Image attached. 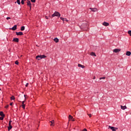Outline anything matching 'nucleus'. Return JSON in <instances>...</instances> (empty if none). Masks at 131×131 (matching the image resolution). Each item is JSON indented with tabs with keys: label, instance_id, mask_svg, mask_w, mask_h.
Wrapping results in <instances>:
<instances>
[{
	"label": "nucleus",
	"instance_id": "nucleus-20",
	"mask_svg": "<svg viewBox=\"0 0 131 131\" xmlns=\"http://www.w3.org/2000/svg\"><path fill=\"white\" fill-rule=\"evenodd\" d=\"M131 55V52L130 51H127L126 53V56H130Z\"/></svg>",
	"mask_w": 131,
	"mask_h": 131
},
{
	"label": "nucleus",
	"instance_id": "nucleus-18",
	"mask_svg": "<svg viewBox=\"0 0 131 131\" xmlns=\"http://www.w3.org/2000/svg\"><path fill=\"white\" fill-rule=\"evenodd\" d=\"M60 20H62V21H66L67 22H68V20H67V18H64L62 17H60Z\"/></svg>",
	"mask_w": 131,
	"mask_h": 131
},
{
	"label": "nucleus",
	"instance_id": "nucleus-7",
	"mask_svg": "<svg viewBox=\"0 0 131 131\" xmlns=\"http://www.w3.org/2000/svg\"><path fill=\"white\" fill-rule=\"evenodd\" d=\"M27 6H28V7H29V8H30V10H31V7H32V6H31V3L30 2V1H29V0H27Z\"/></svg>",
	"mask_w": 131,
	"mask_h": 131
},
{
	"label": "nucleus",
	"instance_id": "nucleus-43",
	"mask_svg": "<svg viewBox=\"0 0 131 131\" xmlns=\"http://www.w3.org/2000/svg\"><path fill=\"white\" fill-rule=\"evenodd\" d=\"M0 91H2V89L0 88Z\"/></svg>",
	"mask_w": 131,
	"mask_h": 131
},
{
	"label": "nucleus",
	"instance_id": "nucleus-41",
	"mask_svg": "<svg viewBox=\"0 0 131 131\" xmlns=\"http://www.w3.org/2000/svg\"><path fill=\"white\" fill-rule=\"evenodd\" d=\"M72 121H75V120L72 119Z\"/></svg>",
	"mask_w": 131,
	"mask_h": 131
},
{
	"label": "nucleus",
	"instance_id": "nucleus-1",
	"mask_svg": "<svg viewBox=\"0 0 131 131\" xmlns=\"http://www.w3.org/2000/svg\"><path fill=\"white\" fill-rule=\"evenodd\" d=\"M82 30L88 31L89 30V25H88V23H84L81 25L80 27Z\"/></svg>",
	"mask_w": 131,
	"mask_h": 131
},
{
	"label": "nucleus",
	"instance_id": "nucleus-33",
	"mask_svg": "<svg viewBox=\"0 0 131 131\" xmlns=\"http://www.w3.org/2000/svg\"><path fill=\"white\" fill-rule=\"evenodd\" d=\"M82 131H88V129H86V128H84Z\"/></svg>",
	"mask_w": 131,
	"mask_h": 131
},
{
	"label": "nucleus",
	"instance_id": "nucleus-38",
	"mask_svg": "<svg viewBox=\"0 0 131 131\" xmlns=\"http://www.w3.org/2000/svg\"><path fill=\"white\" fill-rule=\"evenodd\" d=\"M5 108H9V105H7L5 106Z\"/></svg>",
	"mask_w": 131,
	"mask_h": 131
},
{
	"label": "nucleus",
	"instance_id": "nucleus-17",
	"mask_svg": "<svg viewBox=\"0 0 131 131\" xmlns=\"http://www.w3.org/2000/svg\"><path fill=\"white\" fill-rule=\"evenodd\" d=\"M78 67H81V68H82V69H83V68H84V67H85L84 66H83V65H82V64H78Z\"/></svg>",
	"mask_w": 131,
	"mask_h": 131
},
{
	"label": "nucleus",
	"instance_id": "nucleus-27",
	"mask_svg": "<svg viewBox=\"0 0 131 131\" xmlns=\"http://www.w3.org/2000/svg\"><path fill=\"white\" fill-rule=\"evenodd\" d=\"M105 78H106V77H100V78H99V79H105Z\"/></svg>",
	"mask_w": 131,
	"mask_h": 131
},
{
	"label": "nucleus",
	"instance_id": "nucleus-22",
	"mask_svg": "<svg viewBox=\"0 0 131 131\" xmlns=\"http://www.w3.org/2000/svg\"><path fill=\"white\" fill-rule=\"evenodd\" d=\"M69 119H73V117H72V116L70 115L69 116Z\"/></svg>",
	"mask_w": 131,
	"mask_h": 131
},
{
	"label": "nucleus",
	"instance_id": "nucleus-8",
	"mask_svg": "<svg viewBox=\"0 0 131 131\" xmlns=\"http://www.w3.org/2000/svg\"><path fill=\"white\" fill-rule=\"evenodd\" d=\"M15 33H16V35H17V36L24 35L23 32H15Z\"/></svg>",
	"mask_w": 131,
	"mask_h": 131
},
{
	"label": "nucleus",
	"instance_id": "nucleus-34",
	"mask_svg": "<svg viewBox=\"0 0 131 131\" xmlns=\"http://www.w3.org/2000/svg\"><path fill=\"white\" fill-rule=\"evenodd\" d=\"M6 19H7V20H9V19H11V17H7L6 18Z\"/></svg>",
	"mask_w": 131,
	"mask_h": 131
},
{
	"label": "nucleus",
	"instance_id": "nucleus-14",
	"mask_svg": "<svg viewBox=\"0 0 131 131\" xmlns=\"http://www.w3.org/2000/svg\"><path fill=\"white\" fill-rule=\"evenodd\" d=\"M50 122L51 123V124H50L51 126H54V124L55 123V121L52 120V121H51Z\"/></svg>",
	"mask_w": 131,
	"mask_h": 131
},
{
	"label": "nucleus",
	"instance_id": "nucleus-3",
	"mask_svg": "<svg viewBox=\"0 0 131 131\" xmlns=\"http://www.w3.org/2000/svg\"><path fill=\"white\" fill-rule=\"evenodd\" d=\"M61 16V14L59 13L58 11H55L53 14L52 15V17H60Z\"/></svg>",
	"mask_w": 131,
	"mask_h": 131
},
{
	"label": "nucleus",
	"instance_id": "nucleus-24",
	"mask_svg": "<svg viewBox=\"0 0 131 131\" xmlns=\"http://www.w3.org/2000/svg\"><path fill=\"white\" fill-rule=\"evenodd\" d=\"M15 64H16V65H19V61H18V60L15 61Z\"/></svg>",
	"mask_w": 131,
	"mask_h": 131
},
{
	"label": "nucleus",
	"instance_id": "nucleus-10",
	"mask_svg": "<svg viewBox=\"0 0 131 131\" xmlns=\"http://www.w3.org/2000/svg\"><path fill=\"white\" fill-rule=\"evenodd\" d=\"M90 9L92 11V12H97V11H98V9L96 8H90Z\"/></svg>",
	"mask_w": 131,
	"mask_h": 131
},
{
	"label": "nucleus",
	"instance_id": "nucleus-5",
	"mask_svg": "<svg viewBox=\"0 0 131 131\" xmlns=\"http://www.w3.org/2000/svg\"><path fill=\"white\" fill-rule=\"evenodd\" d=\"M108 127L111 129L112 131H116L117 129H118V127H115L114 126H109Z\"/></svg>",
	"mask_w": 131,
	"mask_h": 131
},
{
	"label": "nucleus",
	"instance_id": "nucleus-36",
	"mask_svg": "<svg viewBox=\"0 0 131 131\" xmlns=\"http://www.w3.org/2000/svg\"><path fill=\"white\" fill-rule=\"evenodd\" d=\"M88 115L89 116V117H92V114H88Z\"/></svg>",
	"mask_w": 131,
	"mask_h": 131
},
{
	"label": "nucleus",
	"instance_id": "nucleus-30",
	"mask_svg": "<svg viewBox=\"0 0 131 131\" xmlns=\"http://www.w3.org/2000/svg\"><path fill=\"white\" fill-rule=\"evenodd\" d=\"M31 2L32 3H35L36 0H31Z\"/></svg>",
	"mask_w": 131,
	"mask_h": 131
},
{
	"label": "nucleus",
	"instance_id": "nucleus-15",
	"mask_svg": "<svg viewBox=\"0 0 131 131\" xmlns=\"http://www.w3.org/2000/svg\"><path fill=\"white\" fill-rule=\"evenodd\" d=\"M127 107H126V106H122V105H121V108L122 110H125V109H126Z\"/></svg>",
	"mask_w": 131,
	"mask_h": 131
},
{
	"label": "nucleus",
	"instance_id": "nucleus-26",
	"mask_svg": "<svg viewBox=\"0 0 131 131\" xmlns=\"http://www.w3.org/2000/svg\"><path fill=\"white\" fill-rule=\"evenodd\" d=\"M128 34H129L130 36H131V30H129L128 31Z\"/></svg>",
	"mask_w": 131,
	"mask_h": 131
},
{
	"label": "nucleus",
	"instance_id": "nucleus-32",
	"mask_svg": "<svg viewBox=\"0 0 131 131\" xmlns=\"http://www.w3.org/2000/svg\"><path fill=\"white\" fill-rule=\"evenodd\" d=\"M28 85H29V83H27V84H26V88H27V86H28Z\"/></svg>",
	"mask_w": 131,
	"mask_h": 131
},
{
	"label": "nucleus",
	"instance_id": "nucleus-16",
	"mask_svg": "<svg viewBox=\"0 0 131 131\" xmlns=\"http://www.w3.org/2000/svg\"><path fill=\"white\" fill-rule=\"evenodd\" d=\"M91 56H94V57H97V55H96V53L95 52H91L90 53Z\"/></svg>",
	"mask_w": 131,
	"mask_h": 131
},
{
	"label": "nucleus",
	"instance_id": "nucleus-11",
	"mask_svg": "<svg viewBox=\"0 0 131 131\" xmlns=\"http://www.w3.org/2000/svg\"><path fill=\"white\" fill-rule=\"evenodd\" d=\"M13 41H14L15 42H19V38H14L13 39Z\"/></svg>",
	"mask_w": 131,
	"mask_h": 131
},
{
	"label": "nucleus",
	"instance_id": "nucleus-12",
	"mask_svg": "<svg viewBox=\"0 0 131 131\" xmlns=\"http://www.w3.org/2000/svg\"><path fill=\"white\" fill-rule=\"evenodd\" d=\"M102 25H103L104 26H109V24L108 23L104 21Z\"/></svg>",
	"mask_w": 131,
	"mask_h": 131
},
{
	"label": "nucleus",
	"instance_id": "nucleus-6",
	"mask_svg": "<svg viewBox=\"0 0 131 131\" xmlns=\"http://www.w3.org/2000/svg\"><path fill=\"white\" fill-rule=\"evenodd\" d=\"M10 30H13L15 31V30H17V25H14L12 28H9Z\"/></svg>",
	"mask_w": 131,
	"mask_h": 131
},
{
	"label": "nucleus",
	"instance_id": "nucleus-23",
	"mask_svg": "<svg viewBox=\"0 0 131 131\" xmlns=\"http://www.w3.org/2000/svg\"><path fill=\"white\" fill-rule=\"evenodd\" d=\"M16 3L18 5H21V2H20V0H17Z\"/></svg>",
	"mask_w": 131,
	"mask_h": 131
},
{
	"label": "nucleus",
	"instance_id": "nucleus-25",
	"mask_svg": "<svg viewBox=\"0 0 131 131\" xmlns=\"http://www.w3.org/2000/svg\"><path fill=\"white\" fill-rule=\"evenodd\" d=\"M11 100H15V96H12L11 97H10Z\"/></svg>",
	"mask_w": 131,
	"mask_h": 131
},
{
	"label": "nucleus",
	"instance_id": "nucleus-13",
	"mask_svg": "<svg viewBox=\"0 0 131 131\" xmlns=\"http://www.w3.org/2000/svg\"><path fill=\"white\" fill-rule=\"evenodd\" d=\"M0 116L3 118H4L5 116V114H4L3 112H0Z\"/></svg>",
	"mask_w": 131,
	"mask_h": 131
},
{
	"label": "nucleus",
	"instance_id": "nucleus-44",
	"mask_svg": "<svg viewBox=\"0 0 131 131\" xmlns=\"http://www.w3.org/2000/svg\"><path fill=\"white\" fill-rule=\"evenodd\" d=\"M26 1V0H24V1Z\"/></svg>",
	"mask_w": 131,
	"mask_h": 131
},
{
	"label": "nucleus",
	"instance_id": "nucleus-2",
	"mask_svg": "<svg viewBox=\"0 0 131 131\" xmlns=\"http://www.w3.org/2000/svg\"><path fill=\"white\" fill-rule=\"evenodd\" d=\"M45 58H47V56L45 55H39L36 56V60H38V61L41 60V59H45Z\"/></svg>",
	"mask_w": 131,
	"mask_h": 131
},
{
	"label": "nucleus",
	"instance_id": "nucleus-29",
	"mask_svg": "<svg viewBox=\"0 0 131 131\" xmlns=\"http://www.w3.org/2000/svg\"><path fill=\"white\" fill-rule=\"evenodd\" d=\"M22 107L23 108V109H25V104H23Z\"/></svg>",
	"mask_w": 131,
	"mask_h": 131
},
{
	"label": "nucleus",
	"instance_id": "nucleus-28",
	"mask_svg": "<svg viewBox=\"0 0 131 131\" xmlns=\"http://www.w3.org/2000/svg\"><path fill=\"white\" fill-rule=\"evenodd\" d=\"M21 5H24V0H21Z\"/></svg>",
	"mask_w": 131,
	"mask_h": 131
},
{
	"label": "nucleus",
	"instance_id": "nucleus-35",
	"mask_svg": "<svg viewBox=\"0 0 131 131\" xmlns=\"http://www.w3.org/2000/svg\"><path fill=\"white\" fill-rule=\"evenodd\" d=\"M24 103H25V101H23L22 102V105H25V104H24Z\"/></svg>",
	"mask_w": 131,
	"mask_h": 131
},
{
	"label": "nucleus",
	"instance_id": "nucleus-39",
	"mask_svg": "<svg viewBox=\"0 0 131 131\" xmlns=\"http://www.w3.org/2000/svg\"><path fill=\"white\" fill-rule=\"evenodd\" d=\"M45 18H46V19H49V17L47 16H45Z\"/></svg>",
	"mask_w": 131,
	"mask_h": 131
},
{
	"label": "nucleus",
	"instance_id": "nucleus-21",
	"mask_svg": "<svg viewBox=\"0 0 131 131\" xmlns=\"http://www.w3.org/2000/svg\"><path fill=\"white\" fill-rule=\"evenodd\" d=\"M54 40L56 42H59V39L58 38H57V37L55 38L54 39Z\"/></svg>",
	"mask_w": 131,
	"mask_h": 131
},
{
	"label": "nucleus",
	"instance_id": "nucleus-40",
	"mask_svg": "<svg viewBox=\"0 0 131 131\" xmlns=\"http://www.w3.org/2000/svg\"><path fill=\"white\" fill-rule=\"evenodd\" d=\"M93 79H96V76H94Z\"/></svg>",
	"mask_w": 131,
	"mask_h": 131
},
{
	"label": "nucleus",
	"instance_id": "nucleus-42",
	"mask_svg": "<svg viewBox=\"0 0 131 131\" xmlns=\"http://www.w3.org/2000/svg\"><path fill=\"white\" fill-rule=\"evenodd\" d=\"M25 99H26V97H25V95H24Z\"/></svg>",
	"mask_w": 131,
	"mask_h": 131
},
{
	"label": "nucleus",
	"instance_id": "nucleus-37",
	"mask_svg": "<svg viewBox=\"0 0 131 131\" xmlns=\"http://www.w3.org/2000/svg\"><path fill=\"white\" fill-rule=\"evenodd\" d=\"M10 106H13V102L10 103Z\"/></svg>",
	"mask_w": 131,
	"mask_h": 131
},
{
	"label": "nucleus",
	"instance_id": "nucleus-31",
	"mask_svg": "<svg viewBox=\"0 0 131 131\" xmlns=\"http://www.w3.org/2000/svg\"><path fill=\"white\" fill-rule=\"evenodd\" d=\"M0 120H4V118H3V117H0Z\"/></svg>",
	"mask_w": 131,
	"mask_h": 131
},
{
	"label": "nucleus",
	"instance_id": "nucleus-4",
	"mask_svg": "<svg viewBox=\"0 0 131 131\" xmlns=\"http://www.w3.org/2000/svg\"><path fill=\"white\" fill-rule=\"evenodd\" d=\"M12 122H13L12 120H10L9 122V126L8 127V129L9 131L11 130V129L13 128V126L11 125Z\"/></svg>",
	"mask_w": 131,
	"mask_h": 131
},
{
	"label": "nucleus",
	"instance_id": "nucleus-9",
	"mask_svg": "<svg viewBox=\"0 0 131 131\" xmlns=\"http://www.w3.org/2000/svg\"><path fill=\"white\" fill-rule=\"evenodd\" d=\"M121 49H115L113 50L114 53H118V52H120Z\"/></svg>",
	"mask_w": 131,
	"mask_h": 131
},
{
	"label": "nucleus",
	"instance_id": "nucleus-19",
	"mask_svg": "<svg viewBox=\"0 0 131 131\" xmlns=\"http://www.w3.org/2000/svg\"><path fill=\"white\" fill-rule=\"evenodd\" d=\"M21 31H24L25 30V26H23L20 28Z\"/></svg>",
	"mask_w": 131,
	"mask_h": 131
}]
</instances>
